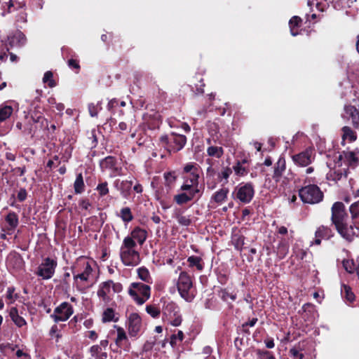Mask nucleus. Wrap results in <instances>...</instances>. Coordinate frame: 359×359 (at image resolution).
Returning <instances> with one entry per match:
<instances>
[{"label":"nucleus","mask_w":359,"mask_h":359,"mask_svg":"<svg viewBox=\"0 0 359 359\" xmlns=\"http://www.w3.org/2000/svg\"><path fill=\"white\" fill-rule=\"evenodd\" d=\"M122 290L123 286L120 283L109 280L99 285L97 295L102 302L107 304L113 299L114 294L121 292Z\"/></svg>","instance_id":"3"},{"label":"nucleus","mask_w":359,"mask_h":359,"mask_svg":"<svg viewBox=\"0 0 359 359\" xmlns=\"http://www.w3.org/2000/svg\"><path fill=\"white\" fill-rule=\"evenodd\" d=\"M162 319L172 326H180L182 319L178 306L172 302H165L162 309Z\"/></svg>","instance_id":"5"},{"label":"nucleus","mask_w":359,"mask_h":359,"mask_svg":"<svg viewBox=\"0 0 359 359\" xmlns=\"http://www.w3.org/2000/svg\"><path fill=\"white\" fill-rule=\"evenodd\" d=\"M13 109L11 106L2 104L0 106V121L8 119L13 114Z\"/></svg>","instance_id":"33"},{"label":"nucleus","mask_w":359,"mask_h":359,"mask_svg":"<svg viewBox=\"0 0 359 359\" xmlns=\"http://www.w3.org/2000/svg\"><path fill=\"white\" fill-rule=\"evenodd\" d=\"M4 9L7 8V13H11L19 9H25L26 4L24 1H18L16 0H9L8 1L4 2L2 5Z\"/></svg>","instance_id":"25"},{"label":"nucleus","mask_w":359,"mask_h":359,"mask_svg":"<svg viewBox=\"0 0 359 359\" xmlns=\"http://www.w3.org/2000/svg\"><path fill=\"white\" fill-rule=\"evenodd\" d=\"M135 241L124 238L120 248V257L122 263L127 266H135L140 262V253Z\"/></svg>","instance_id":"2"},{"label":"nucleus","mask_w":359,"mask_h":359,"mask_svg":"<svg viewBox=\"0 0 359 359\" xmlns=\"http://www.w3.org/2000/svg\"><path fill=\"white\" fill-rule=\"evenodd\" d=\"M133 182L131 180H116L114 182V187L121 192L124 198H128L130 194Z\"/></svg>","instance_id":"17"},{"label":"nucleus","mask_w":359,"mask_h":359,"mask_svg":"<svg viewBox=\"0 0 359 359\" xmlns=\"http://www.w3.org/2000/svg\"><path fill=\"white\" fill-rule=\"evenodd\" d=\"M343 266L345 270L349 273H352L353 270V263L349 260H345L343 262Z\"/></svg>","instance_id":"59"},{"label":"nucleus","mask_w":359,"mask_h":359,"mask_svg":"<svg viewBox=\"0 0 359 359\" xmlns=\"http://www.w3.org/2000/svg\"><path fill=\"white\" fill-rule=\"evenodd\" d=\"M299 197L304 203L315 204L323 198V194L316 185H308L302 187L299 191Z\"/></svg>","instance_id":"7"},{"label":"nucleus","mask_w":359,"mask_h":359,"mask_svg":"<svg viewBox=\"0 0 359 359\" xmlns=\"http://www.w3.org/2000/svg\"><path fill=\"white\" fill-rule=\"evenodd\" d=\"M128 293L134 301L141 305L150 297V287L142 283H133Z\"/></svg>","instance_id":"8"},{"label":"nucleus","mask_w":359,"mask_h":359,"mask_svg":"<svg viewBox=\"0 0 359 359\" xmlns=\"http://www.w3.org/2000/svg\"><path fill=\"white\" fill-rule=\"evenodd\" d=\"M257 353L259 359H276L274 355L269 351L258 350Z\"/></svg>","instance_id":"54"},{"label":"nucleus","mask_w":359,"mask_h":359,"mask_svg":"<svg viewBox=\"0 0 359 359\" xmlns=\"http://www.w3.org/2000/svg\"><path fill=\"white\" fill-rule=\"evenodd\" d=\"M187 262L190 267L195 266L198 271H202L203 269L202 259L200 257L191 256L188 257Z\"/></svg>","instance_id":"37"},{"label":"nucleus","mask_w":359,"mask_h":359,"mask_svg":"<svg viewBox=\"0 0 359 359\" xmlns=\"http://www.w3.org/2000/svg\"><path fill=\"white\" fill-rule=\"evenodd\" d=\"M43 82L46 83L50 88H53L56 86V83L53 79V74L51 72H46L43 77Z\"/></svg>","instance_id":"45"},{"label":"nucleus","mask_w":359,"mask_h":359,"mask_svg":"<svg viewBox=\"0 0 359 359\" xmlns=\"http://www.w3.org/2000/svg\"><path fill=\"white\" fill-rule=\"evenodd\" d=\"M116 165V160L112 156L106 157L100 163V166L102 169H112Z\"/></svg>","instance_id":"43"},{"label":"nucleus","mask_w":359,"mask_h":359,"mask_svg":"<svg viewBox=\"0 0 359 359\" xmlns=\"http://www.w3.org/2000/svg\"><path fill=\"white\" fill-rule=\"evenodd\" d=\"M340 158H344L348 164L352 167H355L358 163V158L355 151H348L344 153V155H340Z\"/></svg>","instance_id":"29"},{"label":"nucleus","mask_w":359,"mask_h":359,"mask_svg":"<svg viewBox=\"0 0 359 359\" xmlns=\"http://www.w3.org/2000/svg\"><path fill=\"white\" fill-rule=\"evenodd\" d=\"M73 313L72 306L67 302H62L55 309L51 318L56 323L64 322L67 320Z\"/></svg>","instance_id":"11"},{"label":"nucleus","mask_w":359,"mask_h":359,"mask_svg":"<svg viewBox=\"0 0 359 359\" xmlns=\"http://www.w3.org/2000/svg\"><path fill=\"white\" fill-rule=\"evenodd\" d=\"M102 320L104 323L111 321L116 322L117 320V318H115L114 310L111 308L106 309L102 313Z\"/></svg>","instance_id":"39"},{"label":"nucleus","mask_w":359,"mask_h":359,"mask_svg":"<svg viewBox=\"0 0 359 359\" xmlns=\"http://www.w3.org/2000/svg\"><path fill=\"white\" fill-rule=\"evenodd\" d=\"M207 154L209 156L219 158L223 155L224 150L221 147L210 146L207 149Z\"/></svg>","instance_id":"36"},{"label":"nucleus","mask_w":359,"mask_h":359,"mask_svg":"<svg viewBox=\"0 0 359 359\" xmlns=\"http://www.w3.org/2000/svg\"><path fill=\"white\" fill-rule=\"evenodd\" d=\"M32 119L34 123H39L41 125H43V123L46 121L44 117L41 115V113L39 112H34L32 114Z\"/></svg>","instance_id":"56"},{"label":"nucleus","mask_w":359,"mask_h":359,"mask_svg":"<svg viewBox=\"0 0 359 359\" xmlns=\"http://www.w3.org/2000/svg\"><path fill=\"white\" fill-rule=\"evenodd\" d=\"M111 172L110 173V177H114L116 176L123 175L121 168H118L116 165H114V167L112 169H111Z\"/></svg>","instance_id":"61"},{"label":"nucleus","mask_w":359,"mask_h":359,"mask_svg":"<svg viewBox=\"0 0 359 359\" xmlns=\"http://www.w3.org/2000/svg\"><path fill=\"white\" fill-rule=\"evenodd\" d=\"M97 191L101 196H105L109 193V188L107 182L100 183L97 187Z\"/></svg>","instance_id":"52"},{"label":"nucleus","mask_w":359,"mask_h":359,"mask_svg":"<svg viewBox=\"0 0 359 359\" xmlns=\"http://www.w3.org/2000/svg\"><path fill=\"white\" fill-rule=\"evenodd\" d=\"M68 66L72 69H79L80 68L78 61L74 59H70L68 60Z\"/></svg>","instance_id":"63"},{"label":"nucleus","mask_w":359,"mask_h":359,"mask_svg":"<svg viewBox=\"0 0 359 359\" xmlns=\"http://www.w3.org/2000/svg\"><path fill=\"white\" fill-rule=\"evenodd\" d=\"M315 152L313 149L308 148L305 151H303L297 154L292 156L293 162L302 167H306L309 165L314 160Z\"/></svg>","instance_id":"13"},{"label":"nucleus","mask_w":359,"mask_h":359,"mask_svg":"<svg viewBox=\"0 0 359 359\" xmlns=\"http://www.w3.org/2000/svg\"><path fill=\"white\" fill-rule=\"evenodd\" d=\"M8 314L13 323L18 327H22L27 325L25 318L19 314V311L15 306H12L8 310Z\"/></svg>","instance_id":"23"},{"label":"nucleus","mask_w":359,"mask_h":359,"mask_svg":"<svg viewBox=\"0 0 359 359\" xmlns=\"http://www.w3.org/2000/svg\"><path fill=\"white\" fill-rule=\"evenodd\" d=\"M341 295L345 299L351 303L355 299V294L352 292L351 287L346 285H343L341 287Z\"/></svg>","instance_id":"35"},{"label":"nucleus","mask_w":359,"mask_h":359,"mask_svg":"<svg viewBox=\"0 0 359 359\" xmlns=\"http://www.w3.org/2000/svg\"><path fill=\"white\" fill-rule=\"evenodd\" d=\"M236 191L237 198L244 203L250 202L255 194L254 187L251 183L240 184Z\"/></svg>","instance_id":"12"},{"label":"nucleus","mask_w":359,"mask_h":359,"mask_svg":"<svg viewBox=\"0 0 359 359\" xmlns=\"http://www.w3.org/2000/svg\"><path fill=\"white\" fill-rule=\"evenodd\" d=\"M355 229L359 231V201L353 203L349 208Z\"/></svg>","instance_id":"27"},{"label":"nucleus","mask_w":359,"mask_h":359,"mask_svg":"<svg viewBox=\"0 0 359 359\" xmlns=\"http://www.w3.org/2000/svg\"><path fill=\"white\" fill-rule=\"evenodd\" d=\"M8 41L11 47L20 46L25 43L26 38L22 32L16 31L8 36Z\"/></svg>","instance_id":"21"},{"label":"nucleus","mask_w":359,"mask_h":359,"mask_svg":"<svg viewBox=\"0 0 359 359\" xmlns=\"http://www.w3.org/2000/svg\"><path fill=\"white\" fill-rule=\"evenodd\" d=\"M137 274L139 278L149 283L151 280L150 274L147 269L145 267H140L137 269Z\"/></svg>","instance_id":"46"},{"label":"nucleus","mask_w":359,"mask_h":359,"mask_svg":"<svg viewBox=\"0 0 359 359\" xmlns=\"http://www.w3.org/2000/svg\"><path fill=\"white\" fill-rule=\"evenodd\" d=\"M15 354L19 359H31V356L28 353L23 352L20 349L18 350Z\"/></svg>","instance_id":"62"},{"label":"nucleus","mask_w":359,"mask_h":359,"mask_svg":"<svg viewBox=\"0 0 359 359\" xmlns=\"http://www.w3.org/2000/svg\"><path fill=\"white\" fill-rule=\"evenodd\" d=\"M355 0H338L334 4V8L340 9L345 7H351Z\"/></svg>","instance_id":"50"},{"label":"nucleus","mask_w":359,"mask_h":359,"mask_svg":"<svg viewBox=\"0 0 359 359\" xmlns=\"http://www.w3.org/2000/svg\"><path fill=\"white\" fill-rule=\"evenodd\" d=\"M142 327V319L140 316L136 313H130L128 318V331L130 337H135L137 336Z\"/></svg>","instance_id":"15"},{"label":"nucleus","mask_w":359,"mask_h":359,"mask_svg":"<svg viewBox=\"0 0 359 359\" xmlns=\"http://www.w3.org/2000/svg\"><path fill=\"white\" fill-rule=\"evenodd\" d=\"M15 289L14 287H8L5 294L6 302L8 305H11L15 303L18 298V294L15 292Z\"/></svg>","instance_id":"30"},{"label":"nucleus","mask_w":359,"mask_h":359,"mask_svg":"<svg viewBox=\"0 0 359 359\" xmlns=\"http://www.w3.org/2000/svg\"><path fill=\"white\" fill-rule=\"evenodd\" d=\"M200 169L196 163H188L184 167L183 182L199 187Z\"/></svg>","instance_id":"9"},{"label":"nucleus","mask_w":359,"mask_h":359,"mask_svg":"<svg viewBox=\"0 0 359 359\" xmlns=\"http://www.w3.org/2000/svg\"><path fill=\"white\" fill-rule=\"evenodd\" d=\"M6 222L8 229H15L18 225V217L14 212H11L7 215Z\"/></svg>","instance_id":"31"},{"label":"nucleus","mask_w":359,"mask_h":359,"mask_svg":"<svg viewBox=\"0 0 359 359\" xmlns=\"http://www.w3.org/2000/svg\"><path fill=\"white\" fill-rule=\"evenodd\" d=\"M302 19L298 16H293L289 21V27L290 33L292 36H295L300 34L299 32V27L302 26Z\"/></svg>","instance_id":"26"},{"label":"nucleus","mask_w":359,"mask_h":359,"mask_svg":"<svg viewBox=\"0 0 359 359\" xmlns=\"http://www.w3.org/2000/svg\"><path fill=\"white\" fill-rule=\"evenodd\" d=\"M229 191L228 188H222L215 192L210 198V204L211 206L215 207L213 205L214 203L221 205L224 203L227 199Z\"/></svg>","instance_id":"19"},{"label":"nucleus","mask_w":359,"mask_h":359,"mask_svg":"<svg viewBox=\"0 0 359 359\" xmlns=\"http://www.w3.org/2000/svg\"><path fill=\"white\" fill-rule=\"evenodd\" d=\"M49 334L52 339H55L56 342H58L60 339L62 337V334L60 330L58 329L57 326L54 325L51 327Z\"/></svg>","instance_id":"48"},{"label":"nucleus","mask_w":359,"mask_h":359,"mask_svg":"<svg viewBox=\"0 0 359 359\" xmlns=\"http://www.w3.org/2000/svg\"><path fill=\"white\" fill-rule=\"evenodd\" d=\"M184 333L182 331L179 330L176 334H172L170 338V344L172 346L176 345L177 341H182L184 339Z\"/></svg>","instance_id":"51"},{"label":"nucleus","mask_w":359,"mask_h":359,"mask_svg":"<svg viewBox=\"0 0 359 359\" xmlns=\"http://www.w3.org/2000/svg\"><path fill=\"white\" fill-rule=\"evenodd\" d=\"M231 173L232 169L231 168L226 167L222 168V170L218 173L217 177L221 182L224 181V184H226Z\"/></svg>","instance_id":"42"},{"label":"nucleus","mask_w":359,"mask_h":359,"mask_svg":"<svg viewBox=\"0 0 359 359\" xmlns=\"http://www.w3.org/2000/svg\"><path fill=\"white\" fill-rule=\"evenodd\" d=\"M115 327L117 332V337L115 342L118 346L121 347L123 346V342L128 341V337L123 328L118 326H115Z\"/></svg>","instance_id":"32"},{"label":"nucleus","mask_w":359,"mask_h":359,"mask_svg":"<svg viewBox=\"0 0 359 359\" xmlns=\"http://www.w3.org/2000/svg\"><path fill=\"white\" fill-rule=\"evenodd\" d=\"M84 182L82 174H79L76 176V180L74 184V191L76 194H81L84 191Z\"/></svg>","instance_id":"40"},{"label":"nucleus","mask_w":359,"mask_h":359,"mask_svg":"<svg viewBox=\"0 0 359 359\" xmlns=\"http://www.w3.org/2000/svg\"><path fill=\"white\" fill-rule=\"evenodd\" d=\"M57 266V262L49 257L46 258L38 266L36 274L43 280L50 279Z\"/></svg>","instance_id":"10"},{"label":"nucleus","mask_w":359,"mask_h":359,"mask_svg":"<svg viewBox=\"0 0 359 359\" xmlns=\"http://www.w3.org/2000/svg\"><path fill=\"white\" fill-rule=\"evenodd\" d=\"M302 348L300 346H294L290 350V353L293 359H303L304 354L301 353Z\"/></svg>","instance_id":"49"},{"label":"nucleus","mask_w":359,"mask_h":359,"mask_svg":"<svg viewBox=\"0 0 359 359\" xmlns=\"http://www.w3.org/2000/svg\"><path fill=\"white\" fill-rule=\"evenodd\" d=\"M180 190L182 192L174 196L175 201L180 205L192 201L197 195L199 196L201 195L199 187L191 185L184 182H183Z\"/></svg>","instance_id":"6"},{"label":"nucleus","mask_w":359,"mask_h":359,"mask_svg":"<svg viewBox=\"0 0 359 359\" xmlns=\"http://www.w3.org/2000/svg\"><path fill=\"white\" fill-rule=\"evenodd\" d=\"M221 297L223 300L228 302L229 299L234 301L236 299V295L234 294L229 293L226 290L221 292Z\"/></svg>","instance_id":"55"},{"label":"nucleus","mask_w":359,"mask_h":359,"mask_svg":"<svg viewBox=\"0 0 359 359\" xmlns=\"http://www.w3.org/2000/svg\"><path fill=\"white\" fill-rule=\"evenodd\" d=\"M315 236L323 239H329L332 236V233L330 228L322 226L316 230Z\"/></svg>","instance_id":"34"},{"label":"nucleus","mask_w":359,"mask_h":359,"mask_svg":"<svg viewBox=\"0 0 359 359\" xmlns=\"http://www.w3.org/2000/svg\"><path fill=\"white\" fill-rule=\"evenodd\" d=\"M342 116L346 118H351L354 126L359 124V112L353 106H345L344 114H342Z\"/></svg>","instance_id":"22"},{"label":"nucleus","mask_w":359,"mask_h":359,"mask_svg":"<svg viewBox=\"0 0 359 359\" xmlns=\"http://www.w3.org/2000/svg\"><path fill=\"white\" fill-rule=\"evenodd\" d=\"M17 21L22 22H27V13L25 11L21 12L17 16Z\"/></svg>","instance_id":"64"},{"label":"nucleus","mask_w":359,"mask_h":359,"mask_svg":"<svg viewBox=\"0 0 359 359\" xmlns=\"http://www.w3.org/2000/svg\"><path fill=\"white\" fill-rule=\"evenodd\" d=\"M233 170L236 175L245 176L248 174V170L243 167L240 161L233 166Z\"/></svg>","instance_id":"47"},{"label":"nucleus","mask_w":359,"mask_h":359,"mask_svg":"<svg viewBox=\"0 0 359 359\" xmlns=\"http://www.w3.org/2000/svg\"><path fill=\"white\" fill-rule=\"evenodd\" d=\"M101 351V347L99 345L93 346L90 349L92 356L95 358L102 352Z\"/></svg>","instance_id":"60"},{"label":"nucleus","mask_w":359,"mask_h":359,"mask_svg":"<svg viewBox=\"0 0 359 359\" xmlns=\"http://www.w3.org/2000/svg\"><path fill=\"white\" fill-rule=\"evenodd\" d=\"M98 105H99V103H97V105H95L93 103H90L88 104V111H89L90 115L92 117L96 116L97 115Z\"/></svg>","instance_id":"57"},{"label":"nucleus","mask_w":359,"mask_h":359,"mask_svg":"<svg viewBox=\"0 0 359 359\" xmlns=\"http://www.w3.org/2000/svg\"><path fill=\"white\" fill-rule=\"evenodd\" d=\"M177 219L178 223L183 226H189L191 223L190 219L186 216L178 215Z\"/></svg>","instance_id":"58"},{"label":"nucleus","mask_w":359,"mask_h":359,"mask_svg":"<svg viewBox=\"0 0 359 359\" xmlns=\"http://www.w3.org/2000/svg\"><path fill=\"white\" fill-rule=\"evenodd\" d=\"M355 133L349 127L344 126L342 128V144L346 142H352L356 140Z\"/></svg>","instance_id":"28"},{"label":"nucleus","mask_w":359,"mask_h":359,"mask_svg":"<svg viewBox=\"0 0 359 359\" xmlns=\"http://www.w3.org/2000/svg\"><path fill=\"white\" fill-rule=\"evenodd\" d=\"M308 6L311 8L313 6L320 11H324L328 6L325 0H308Z\"/></svg>","instance_id":"38"},{"label":"nucleus","mask_w":359,"mask_h":359,"mask_svg":"<svg viewBox=\"0 0 359 359\" xmlns=\"http://www.w3.org/2000/svg\"><path fill=\"white\" fill-rule=\"evenodd\" d=\"M335 226L339 233L348 241H352L355 236L359 235V231L355 229L353 222L350 225L343 222Z\"/></svg>","instance_id":"14"},{"label":"nucleus","mask_w":359,"mask_h":359,"mask_svg":"<svg viewBox=\"0 0 359 359\" xmlns=\"http://www.w3.org/2000/svg\"><path fill=\"white\" fill-rule=\"evenodd\" d=\"M146 311L153 318H157L160 314V310L152 305L147 306Z\"/></svg>","instance_id":"53"},{"label":"nucleus","mask_w":359,"mask_h":359,"mask_svg":"<svg viewBox=\"0 0 359 359\" xmlns=\"http://www.w3.org/2000/svg\"><path fill=\"white\" fill-rule=\"evenodd\" d=\"M244 240V237L239 233H235L232 237V242L235 245V248L239 250H242V248L245 243Z\"/></svg>","instance_id":"44"},{"label":"nucleus","mask_w":359,"mask_h":359,"mask_svg":"<svg viewBox=\"0 0 359 359\" xmlns=\"http://www.w3.org/2000/svg\"><path fill=\"white\" fill-rule=\"evenodd\" d=\"M93 269L88 260L85 257H79L72 266L74 277L73 286L81 292H83L86 286L83 284L89 280Z\"/></svg>","instance_id":"1"},{"label":"nucleus","mask_w":359,"mask_h":359,"mask_svg":"<svg viewBox=\"0 0 359 359\" xmlns=\"http://www.w3.org/2000/svg\"><path fill=\"white\" fill-rule=\"evenodd\" d=\"M147 237V231L140 227H135L131 232L130 234L127 236L126 238H129L132 241L136 242L137 245H142L146 241Z\"/></svg>","instance_id":"18"},{"label":"nucleus","mask_w":359,"mask_h":359,"mask_svg":"<svg viewBox=\"0 0 359 359\" xmlns=\"http://www.w3.org/2000/svg\"><path fill=\"white\" fill-rule=\"evenodd\" d=\"M119 217L126 223H128L133 219V216L131 212V210L128 207L123 208L121 210Z\"/></svg>","instance_id":"41"},{"label":"nucleus","mask_w":359,"mask_h":359,"mask_svg":"<svg viewBox=\"0 0 359 359\" xmlns=\"http://www.w3.org/2000/svg\"><path fill=\"white\" fill-rule=\"evenodd\" d=\"M285 160L284 158L280 157L275 165L274 171L272 177L276 182H279L281 181L283 175L285 171Z\"/></svg>","instance_id":"20"},{"label":"nucleus","mask_w":359,"mask_h":359,"mask_svg":"<svg viewBox=\"0 0 359 359\" xmlns=\"http://www.w3.org/2000/svg\"><path fill=\"white\" fill-rule=\"evenodd\" d=\"M177 290L180 296L187 302H191L196 295L195 290L193 287V282L189 275L186 272L180 273L177 283Z\"/></svg>","instance_id":"4"},{"label":"nucleus","mask_w":359,"mask_h":359,"mask_svg":"<svg viewBox=\"0 0 359 359\" xmlns=\"http://www.w3.org/2000/svg\"><path fill=\"white\" fill-rule=\"evenodd\" d=\"M346 216L345 207L343 203L336 202L332 207V221L337 226L344 222Z\"/></svg>","instance_id":"16"},{"label":"nucleus","mask_w":359,"mask_h":359,"mask_svg":"<svg viewBox=\"0 0 359 359\" xmlns=\"http://www.w3.org/2000/svg\"><path fill=\"white\" fill-rule=\"evenodd\" d=\"M170 141L174 144L172 149L175 151L181 150L187 142V138L183 135L172 134Z\"/></svg>","instance_id":"24"}]
</instances>
